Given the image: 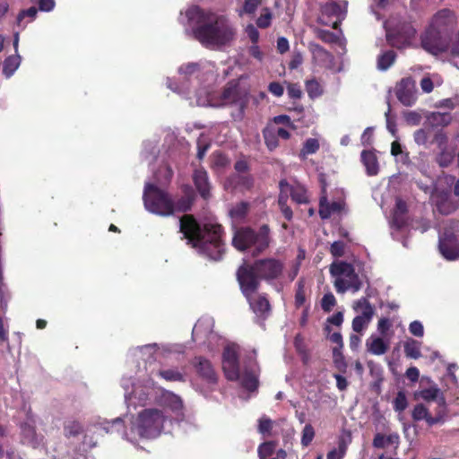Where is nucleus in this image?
Masks as SVG:
<instances>
[{
    "mask_svg": "<svg viewBox=\"0 0 459 459\" xmlns=\"http://www.w3.org/2000/svg\"><path fill=\"white\" fill-rule=\"evenodd\" d=\"M180 86L173 83L170 79L167 84L169 89L185 95L191 104L200 107L221 108L228 105H237L242 108L244 102L236 84H230L224 89L220 98H215L210 85L215 81V65L212 62L202 61L188 63L178 68Z\"/></svg>",
    "mask_w": 459,
    "mask_h": 459,
    "instance_id": "obj_1",
    "label": "nucleus"
},
{
    "mask_svg": "<svg viewBox=\"0 0 459 459\" xmlns=\"http://www.w3.org/2000/svg\"><path fill=\"white\" fill-rule=\"evenodd\" d=\"M180 23L186 25V31L191 30L194 37L204 47L219 48L230 44L236 36V28L224 15H217L193 5L180 13Z\"/></svg>",
    "mask_w": 459,
    "mask_h": 459,
    "instance_id": "obj_2",
    "label": "nucleus"
},
{
    "mask_svg": "<svg viewBox=\"0 0 459 459\" xmlns=\"http://www.w3.org/2000/svg\"><path fill=\"white\" fill-rule=\"evenodd\" d=\"M96 424L106 433L123 430V437L135 443L139 438L152 439L170 431L172 419L161 410L149 408L142 410L135 417L130 419L129 429H124L125 421L120 417L112 420H102Z\"/></svg>",
    "mask_w": 459,
    "mask_h": 459,
    "instance_id": "obj_3",
    "label": "nucleus"
},
{
    "mask_svg": "<svg viewBox=\"0 0 459 459\" xmlns=\"http://www.w3.org/2000/svg\"><path fill=\"white\" fill-rule=\"evenodd\" d=\"M180 232L192 247L212 260H220L225 251L222 229L218 224H204L202 228L193 217L185 215L179 220Z\"/></svg>",
    "mask_w": 459,
    "mask_h": 459,
    "instance_id": "obj_4",
    "label": "nucleus"
},
{
    "mask_svg": "<svg viewBox=\"0 0 459 459\" xmlns=\"http://www.w3.org/2000/svg\"><path fill=\"white\" fill-rule=\"evenodd\" d=\"M239 346L236 343H228L222 354V368L227 379L238 381L248 391H254L258 386L259 368L255 357L244 360L243 367L238 361Z\"/></svg>",
    "mask_w": 459,
    "mask_h": 459,
    "instance_id": "obj_5",
    "label": "nucleus"
},
{
    "mask_svg": "<svg viewBox=\"0 0 459 459\" xmlns=\"http://www.w3.org/2000/svg\"><path fill=\"white\" fill-rule=\"evenodd\" d=\"M122 387L125 390V400L128 407L144 406L156 400L158 396L159 387L147 373L140 374L137 382H132L130 378H123Z\"/></svg>",
    "mask_w": 459,
    "mask_h": 459,
    "instance_id": "obj_6",
    "label": "nucleus"
},
{
    "mask_svg": "<svg viewBox=\"0 0 459 459\" xmlns=\"http://www.w3.org/2000/svg\"><path fill=\"white\" fill-rule=\"evenodd\" d=\"M455 22L454 12L443 9L432 19L430 28L421 38V45L428 52L437 55L446 50V45L440 40L439 34Z\"/></svg>",
    "mask_w": 459,
    "mask_h": 459,
    "instance_id": "obj_7",
    "label": "nucleus"
},
{
    "mask_svg": "<svg viewBox=\"0 0 459 459\" xmlns=\"http://www.w3.org/2000/svg\"><path fill=\"white\" fill-rule=\"evenodd\" d=\"M237 278L244 296L247 298L251 309L260 316H265L270 311L268 299L257 293L259 281L254 278L250 270L238 268Z\"/></svg>",
    "mask_w": 459,
    "mask_h": 459,
    "instance_id": "obj_8",
    "label": "nucleus"
},
{
    "mask_svg": "<svg viewBox=\"0 0 459 459\" xmlns=\"http://www.w3.org/2000/svg\"><path fill=\"white\" fill-rule=\"evenodd\" d=\"M269 228L264 225L259 232L244 228L235 232L232 239L233 246L240 250H248L253 255H257L265 250L269 246Z\"/></svg>",
    "mask_w": 459,
    "mask_h": 459,
    "instance_id": "obj_9",
    "label": "nucleus"
},
{
    "mask_svg": "<svg viewBox=\"0 0 459 459\" xmlns=\"http://www.w3.org/2000/svg\"><path fill=\"white\" fill-rule=\"evenodd\" d=\"M330 273L333 278V286L336 291L343 294L346 291L358 292L362 287V281L355 272L352 264L335 261L330 265Z\"/></svg>",
    "mask_w": 459,
    "mask_h": 459,
    "instance_id": "obj_10",
    "label": "nucleus"
},
{
    "mask_svg": "<svg viewBox=\"0 0 459 459\" xmlns=\"http://www.w3.org/2000/svg\"><path fill=\"white\" fill-rule=\"evenodd\" d=\"M157 350V344H147L142 347H137L131 351L133 357L136 359H141L144 362L143 369L145 373H147L150 377L152 378L155 376H160L162 378H164L167 381H178L183 382L185 381V376L183 373L178 371V369H165L160 370L158 368L155 359H154V353Z\"/></svg>",
    "mask_w": 459,
    "mask_h": 459,
    "instance_id": "obj_11",
    "label": "nucleus"
},
{
    "mask_svg": "<svg viewBox=\"0 0 459 459\" xmlns=\"http://www.w3.org/2000/svg\"><path fill=\"white\" fill-rule=\"evenodd\" d=\"M143 200L145 209L152 213L160 216L174 213V201L153 183H145Z\"/></svg>",
    "mask_w": 459,
    "mask_h": 459,
    "instance_id": "obj_12",
    "label": "nucleus"
},
{
    "mask_svg": "<svg viewBox=\"0 0 459 459\" xmlns=\"http://www.w3.org/2000/svg\"><path fill=\"white\" fill-rule=\"evenodd\" d=\"M458 229V221H447L443 231L439 232V251L447 260L452 261L459 257V236L456 235Z\"/></svg>",
    "mask_w": 459,
    "mask_h": 459,
    "instance_id": "obj_13",
    "label": "nucleus"
},
{
    "mask_svg": "<svg viewBox=\"0 0 459 459\" xmlns=\"http://www.w3.org/2000/svg\"><path fill=\"white\" fill-rule=\"evenodd\" d=\"M239 268H246L251 271L254 278L264 279L267 281L278 279L283 271V264L281 261L274 258L260 259L249 264L247 262Z\"/></svg>",
    "mask_w": 459,
    "mask_h": 459,
    "instance_id": "obj_14",
    "label": "nucleus"
},
{
    "mask_svg": "<svg viewBox=\"0 0 459 459\" xmlns=\"http://www.w3.org/2000/svg\"><path fill=\"white\" fill-rule=\"evenodd\" d=\"M455 177L445 176L437 181V185L435 186V191L432 193L431 201L437 207V210L442 214H450L457 209V202L452 200L449 190H441L439 186L442 182L450 186L455 182Z\"/></svg>",
    "mask_w": 459,
    "mask_h": 459,
    "instance_id": "obj_15",
    "label": "nucleus"
},
{
    "mask_svg": "<svg viewBox=\"0 0 459 459\" xmlns=\"http://www.w3.org/2000/svg\"><path fill=\"white\" fill-rule=\"evenodd\" d=\"M347 13V1L330 2L322 6L318 22L337 29Z\"/></svg>",
    "mask_w": 459,
    "mask_h": 459,
    "instance_id": "obj_16",
    "label": "nucleus"
},
{
    "mask_svg": "<svg viewBox=\"0 0 459 459\" xmlns=\"http://www.w3.org/2000/svg\"><path fill=\"white\" fill-rule=\"evenodd\" d=\"M156 400L160 405L173 414L172 420L181 421L184 418V406L181 398L172 392L158 388Z\"/></svg>",
    "mask_w": 459,
    "mask_h": 459,
    "instance_id": "obj_17",
    "label": "nucleus"
},
{
    "mask_svg": "<svg viewBox=\"0 0 459 459\" xmlns=\"http://www.w3.org/2000/svg\"><path fill=\"white\" fill-rule=\"evenodd\" d=\"M396 97L403 105L407 107L412 106L417 100V90L414 80L411 77L402 79L396 86Z\"/></svg>",
    "mask_w": 459,
    "mask_h": 459,
    "instance_id": "obj_18",
    "label": "nucleus"
},
{
    "mask_svg": "<svg viewBox=\"0 0 459 459\" xmlns=\"http://www.w3.org/2000/svg\"><path fill=\"white\" fill-rule=\"evenodd\" d=\"M416 399H422L425 402H435L437 403V409H443L446 414V398L442 391L438 386L434 384L428 388H423L415 393Z\"/></svg>",
    "mask_w": 459,
    "mask_h": 459,
    "instance_id": "obj_19",
    "label": "nucleus"
},
{
    "mask_svg": "<svg viewBox=\"0 0 459 459\" xmlns=\"http://www.w3.org/2000/svg\"><path fill=\"white\" fill-rule=\"evenodd\" d=\"M445 417L446 413L443 409H436L435 416H431L429 409L422 403L415 405L412 411V419L414 420H425L429 426L443 422Z\"/></svg>",
    "mask_w": 459,
    "mask_h": 459,
    "instance_id": "obj_20",
    "label": "nucleus"
},
{
    "mask_svg": "<svg viewBox=\"0 0 459 459\" xmlns=\"http://www.w3.org/2000/svg\"><path fill=\"white\" fill-rule=\"evenodd\" d=\"M213 320L212 318H201L197 321L193 328V338L195 341H208L211 342L216 338L212 332Z\"/></svg>",
    "mask_w": 459,
    "mask_h": 459,
    "instance_id": "obj_21",
    "label": "nucleus"
},
{
    "mask_svg": "<svg viewBox=\"0 0 459 459\" xmlns=\"http://www.w3.org/2000/svg\"><path fill=\"white\" fill-rule=\"evenodd\" d=\"M310 50L313 56V60L317 65L325 68L332 69L333 67V56L318 44H311Z\"/></svg>",
    "mask_w": 459,
    "mask_h": 459,
    "instance_id": "obj_22",
    "label": "nucleus"
},
{
    "mask_svg": "<svg viewBox=\"0 0 459 459\" xmlns=\"http://www.w3.org/2000/svg\"><path fill=\"white\" fill-rule=\"evenodd\" d=\"M193 180L200 195L204 199L209 198L211 184L206 170L202 168L196 169L193 174Z\"/></svg>",
    "mask_w": 459,
    "mask_h": 459,
    "instance_id": "obj_23",
    "label": "nucleus"
},
{
    "mask_svg": "<svg viewBox=\"0 0 459 459\" xmlns=\"http://www.w3.org/2000/svg\"><path fill=\"white\" fill-rule=\"evenodd\" d=\"M194 366L197 373L207 382L215 383L217 377L211 362L203 358L197 357L195 359Z\"/></svg>",
    "mask_w": 459,
    "mask_h": 459,
    "instance_id": "obj_24",
    "label": "nucleus"
},
{
    "mask_svg": "<svg viewBox=\"0 0 459 459\" xmlns=\"http://www.w3.org/2000/svg\"><path fill=\"white\" fill-rule=\"evenodd\" d=\"M253 186V179L247 175H234L225 182V188L232 190L247 191Z\"/></svg>",
    "mask_w": 459,
    "mask_h": 459,
    "instance_id": "obj_25",
    "label": "nucleus"
},
{
    "mask_svg": "<svg viewBox=\"0 0 459 459\" xmlns=\"http://www.w3.org/2000/svg\"><path fill=\"white\" fill-rule=\"evenodd\" d=\"M406 212L407 206L405 202L402 199L397 198L395 203V208L393 212V217L390 221L392 229L401 230L406 223Z\"/></svg>",
    "mask_w": 459,
    "mask_h": 459,
    "instance_id": "obj_26",
    "label": "nucleus"
},
{
    "mask_svg": "<svg viewBox=\"0 0 459 459\" xmlns=\"http://www.w3.org/2000/svg\"><path fill=\"white\" fill-rule=\"evenodd\" d=\"M452 121V115L448 112H431L426 117V126L431 128L445 127Z\"/></svg>",
    "mask_w": 459,
    "mask_h": 459,
    "instance_id": "obj_27",
    "label": "nucleus"
},
{
    "mask_svg": "<svg viewBox=\"0 0 459 459\" xmlns=\"http://www.w3.org/2000/svg\"><path fill=\"white\" fill-rule=\"evenodd\" d=\"M366 346L368 352L373 355L380 356L387 351L389 343L388 342H385L382 337L371 335L367 340Z\"/></svg>",
    "mask_w": 459,
    "mask_h": 459,
    "instance_id": "obj_28",
    "label": "nucleus"
},
{
    "mask_svg": "<svg viewBox=\"0 0 459 459\" xmlns=\"http://www.w3.org/2000/svg\"><path fill=\"white\" fill-rule=\"evenodd\" d=\"M400 443V437L397 433H391L385 436L381 433H377L373 438L372 445L375 448L385 449L389 446H398Z\"/></svg>",
    "mask_w": 459,
    "mask_h": 459,
    "instance_id": "obj_29",
    "label": "nucleus"
},
{
    "mask_svg": "<svg viewBox=\"0 0 459 459\" xmlns=\"http://www.w3.org/2000/svg\"><path fill=\"white\" fill-rule=\"evenodd\" d=\"M289 190V184L285 180L280 182V195L278 198V205L281 212L287 221H290L293 217L292 210L287 205V191Z\"/></svg>",
    "mask_w": 459,
    "mask_h": 459,
    "instance_id": "obj_30",
    "label": "nucleus"
},
{
    "mask_svg": "<svg viewBox=\"0 0 459 459\" xmlns=\"http://www.w3.org/2000/svg\"><path fill=\"white\" fill-rule=\"evenodd\" d=\"M352 308L359 316L372 320L375 308L367 298H360L353 302Z\"/></svg>",
    "mask_w": 459,
    "mask_h": 459,
    "instance_id": "obj_31",
    "label": "nucleus"
},
{
    "mask_svg": "<svg viewBox=\"0 0 459 459\" xmlns=\"http://www.w3.org/2000/svg\"><path fill=\"white\" fill-rule=\"evenodd\" d=\"M361 160L368 176H376L379 171V165L376 154L371 151L361 152Z\"/></svg>",
    "mask_w": 459,
    "mask_h": 459,
    "instance_id": "obj_32",
    "label": "nucleus"
},
{
    "mask_svg": "<svg viewBox=\"0 0 459 459\" xmlns=\"http://www.w3.org/2000/svg\"><path fill=\"white\" fill-rule=\"evenodd\" d=\"M343 204L341 202H333L329 204L326 196L320 198L319 214L322 219H328L332 214L342 211Z\"/></svg>",
    "mask_w": 459,
    "mask_h": 459,
    "instance_id": "obj_33",
    "label": "nucleus"
},
{
    "mask_svg": "<svg viewBox=\"0 0 459 459\" xmlns=\"http://www.w3.org/2000/svg\"><path fill=\"white\" fill-rule=\"evenodd\" d=\"M415 30L411 27L407 26L404 31V35L401 36V41L400 37L399 38H393L390 32L386 33V38L388 42L396 48H404L410 43V40L414 37L415 35Z\"/></svg>",
    "mask_w": 459,
    "mask_h": 459,
    "instance_id": "obj_34",
    "label": "nucleus"
},
{
    "mask_svg": "<svg viewBox=\"0 0 459 459\" xmlns=\"http://www.w3.org/2000/svg\"><path fill=\"white\" fill-rule=\"evenodd\" d=\"M21 60L22 58L19 54L9 56L4 59L3 64V74L5 78H10L13 75L21 65Z\"/></svg>",
    "mask_w": 459,
    "mask_h": 459,
    "instance_id": "obj_35",
    "label": "nucleus"
},
{
    "mask_svg": "<svg viewBox=\"0 0 459 459\" xmlns=\"http://www.w3.org/2000/svg\"><path fill=\"white\" fill-rule=\"evenodd\" d=\"M442 82L440 76L433 74L424 76L420 82V86L424 93H430L435 86H440Z\"/></svg>",
    "mask_w": 459,
    "mask_h": 459,
    "instance_id": "obj_36",
    "label": "nucleus"
},
{
    "mask_svg": "<svg viewBox=\"0 0 459 459\" xmlns=\"http://www.w3.org/2000/svg\"><path fill=\"white\" fill-rule=\"evenodd\" d=\"M316 37L326 43H334L338 44L341 47L344 46V42L341 38L342 32L333 33L327 30H316Z\"/></svg>",
    "mask_w": 459,
    "mask_h": 459,
    "instance_id": "obj_37",
    "label": "nucleus"
},
{
    "mask_svg": "<svg viewBox=\"0 0 459 459\" xmlns=\"http://www.w3.org/2000/svg\"><path fill=\"white\" fill-rule=\"evenodd\" d=\"M290 193L292 200L297 204H306L308 202V196L307 194V191L303 186L296 185V186H290L289 185V190L288 193Z\"/></svg>",
    "mask_w": 459,
    "mask_h": 459,
    "instance_id": "obj_38",
    "label": "nucleus"
},
{
    "mask_svg": "<svg viewBox=\"0 0 459 459\" xmlns=\"http://www.w3.org/2000/svg\"><path fill=\"white\" fill-rule=\"evenodd\" d=\"M319 141L316 138H308L305 141L299 152V158L306 160L308 155L316 153L319 150Z\"/></svg>",
    "mask_w": 459,
    "mask_h": 459,
    "instance_id": "obj_39",
    "label": "nucleus"
},
{
    "mask_svg": "<svg viewBox=\"0 0 459 459\" xmlns=\"http://www.w3.org/2000/svg\"><path fill=\"white\" fill-rule=\"evenodd\" d=\"M404 353L410 359H419L420 357V342L410 339L404 343Z\"/></svg>",
    "mask_w": 459,
    "mask_h": 459,
    "instance_id": "obj_40",
    "label": "nucleus"
},
{
    "mask_svg": "<svg viewBox=\"0 0 459 459\" xmlns=\"http://www.w3.org/2000/svg\"><path fill=\"white\" fill-rule=\"evenodd\" d=\"M395 60V53L388 50L381 54L377 58V68L382 71L387 70Z\"/></svg>",
    "mask_w": 459,
    "mask_h": 459,
    "instance_id": "obj_41",
    "label": "nucleus"
},
{
    "mask_svg": "<svg viewBox=\"0 0 459 459\" xmlns=\"http://www.w3.org/2000/svg\"><path fill=\"white\" fill-rule=\"evenodd\" d=\"M439 150H440V152L438 153V155L436 158L437 162L438 163V165L440 167H443V168L449 166L455 158L454 150L448 149V147L439 149Z\"/></svg>",
    "mask_w": 459,
    "mask_h": 459,
    "instance_id": "obj_42",
    "label": "nucleus"
},
{
    "mask_svg": "<svg viewBox=\"0 0 459 459\" xmlns=\"http://www.w3.org/2000/svg\"><path fill=\"white\" fill-rule=\"evenodd\" d=\"M249 206L250 204L247 202H241L239 204H237L230 210V217L238 221L242 220L247 215L249 210Z\"/></svg>",
    "mask_w": 459,
    "mask_h": 459,
    "instance_id": "obj_43",
    "label": "nucleus"
},
{
    "mask_svg": "<svg viewBox=\"0 0 459 459\" xmlns=\"http://www.w3.org/2000/svg\"><path fill=\"white\" fill-rule=\"evenodd\" d=\"M23 442L35 446L37 443L36 431L33 426L24 423L21 426Z\"/></svg>",
    "mask_w": 459,
    "mask_h": 459,
    "instance_id": "obj_44",
    "label": "nucleus"
},
{
    "mask_svg": "<svg viewBox=\"0 0 459 459\" xmlns=\"http://www.w3.org/2000/svg\"><path fill=\"white\" fill-rule=\"evenodd\" d=\"M391 154L395 158L396 161L403 164L409 161V154L404 152L402 145L398 141H394L391 144Z\"/></svg>",
    "mask_w": 459,
    "mask_h": 459,
    "instance_id": "obj_45",
    "label": "nucleus"
},
{
    "mask_svg": "<svg viewBox=\"0 0 459 459\" xmlns=\"http://www.w3.org/2000/svg\"><path fill=\"white\" fill-rule=\"evenodd\" d=\"M306 91L311 99L318 98L323 93L322 86L315 79L307 80L306 82Z\"/></svg>",
    "mask_w": 459,
    "mask_h": 459,
    "instance_id": "obj_46",
    "label": "nucleus"
},
{
    "mask_svg": "<svg viewBox=\"0 0 459 459\" xmlns=\"http://www.w3.org/2000/svg\"><path fill=\"white\" fill-rule=\"evenodd\" d=\"M352 441L351 432L347 429H343L338 437V448L341 452H347L348 446Z\"/></svg>",
    "mask_w": 459,
    "mask_h": 459,
    "instance_id": "obj_47",
    "label": "nucleus"
},
{
    "mask_svg": "<svg viewBox=\"0 0 459 459\" xmlns=\"http://www.w3.org/2000/svg\"><path fill=\"white\" fill-rule=\"evenodd\" d=\"M193 203V195H186L177 202H174V212H186L190 209Z\"/></svg>",
    "mask_w": 459,
    "mask_h": 459,
    "instance_id": "obj_48",
    "label": "nucleus"
},
{
    "mask_svg": "<svg viewBox=\"0 0 459 459\" xmlns=\"http://www.w3.org/2000/svg\"><path fill=\"white\" fill-rule=\"evenodd\" d=\"M264 137L267 147L273 151L278 146V137L273 128H266L264 131Z\"/></svg>",
    "mask_w": 459,
    "mask_h": 459,
    "instance_id": "obj_49",
    "label": "nucleus"
},
{
    "mask_svg": "<svg viewBox=\"0 0 459 459\" xmlns=\"http://www.w3.org/2000/svg\"><path fill=\"white\" fill-rule=\"evenodd\" d=\"M408 406L406 394L403 391H399L394 400V409L395 411L402 412Z\"/></svg>",
    "mask_w": 459,
    "mask_h": 459,
    "instance_id": "obj_50",
    "label": "nucleus"
},
{
    "mask_svg": "<svg viewBox=\"0 0 459 459\" xmlns=\"http://www.w3.org/2000/svg\"><path fill=\"white\" fill-rule=\"evenodd\" d=\"M82 432V426L79 421H70L65 426V433L67 437H75Z\"/></svg>",
    "mask_w": 459,
    "mask_h": 459,
    "instance_id": "obj_51",
    "label": "nucleus"
},
{
    "mask_svg": "<svg viewBox=\"0 0 459 459\" xmlns=\"http://www.w3.org/2000/svg\"><path fill=\"white\" fill-rule=\"evenodd\" d=\"M272 17L271 11L268 8H264L256 20V25L261 29L268 28L271 25Z\"/></svg>",
    "mask_w": 459,
    "mask_h": 459,
    "instance_id": "obj_52",
    "label": "nucleus"
},
{
    "mask_svg": "<svg viewBox=\"0 0 459 459\" xmlns=\"http://www.w3.org/2000/svg\"><path fill=\"white\" fill-rule=\"evenodd\" d=\"M371 322L370 319L365 318L363 316H356L352 320V330L355 333H361L363 332L369 323Z\"/></svg>",
    "mask_w": 459,
    "mask_h": 459,
    "instance_id": "obj_53",
    "label": "nucleus"
},
{
    "mask_svg": "<svg viewBox=\"0 0 459 459\" xmlns=\"http://www.w3.org/2000/svg\"><path fill=\"white\" fill-rule=\"evenodd\" d=\"M260 3L261 0H245L243 8L238 11V15L243 16L244 13H255Z\"/></svg>",
    "mask_w": 459,
    "mask_h": 459,
    "instance_id": "obj_54",
    "label": "nucleus"
},
{
    "mask_svg": "<svg viewBox=\"0 0 459 459\" xmlns=\"http://www.w3.org/2000/svg\"><path fill=\"white\" fill-rule=\"evenodd\" d=\"M336 305V299L332 292L325 293L321 299V307L325 312H330Z\"/></svg>",
    "mask_w": 459,
    "mask_h": 459,
    "instance_id": "obj_55",
    "label": "nucleus"
},
{
    "mask_svg": "<svg viewBox=\"0 0 459 459\" xmlns=\"http://www.w3.org/2000/svg\"><path fill=\"white\" fill-rule=\"evenodd\" d=\"M315 437V430L311 424H307L303 428L301 436V444L303 446H307Z\"/></svg>",
    "mask_w": 459,
    "mask_h": 459,
    "instance_id": "obj_56",
    "label": "nucleus"
},
{
    "mask_svg": "<svg viewBox=\"0 0 459 459\" xmlns=\"http://www.w3.org/2000/svg\"><path fill=\"white\" fill-rule=\"evenodd\" d=\"M37 13V9L33 6L21 11L17 16V24L21 26L23 19L26 17L30 18V22H32L36 18Z\"/></svg>",
    "mask_w": 459,
    "mask_h": 459,
    "instance_id": "obj_57",
    "label": "nucleus"
},
{
    "mask_svg": "<svg viewBox=\"0 0 459 459\" xmlns=\"http://www.w3.org/2000/svg\"><path fill=\"white\" fill-rule=\"evenodd\" d=\"M275 449V445L273 442H265L262 444L258 447V455L261 459H264L267 456H270L273 450Z\"/></svg>",
    "mask_w": 459,
    "mask_h": 459,
    "instance_id": "obj_58",
    "label": "nucleus"
},
{
    "mask_svg": "<svg viewBox=\"0 0 459 459\" xmlns=\"http://www.w3.org/2000/svg\"><path fill=\"white\" fill-rule=\"evenodd\" d=\"M413 138L418 145H425L429 141V133L424 128L418 129L414 132Z\"/></svg>",
    "mask_w": 459,
    "mask_h": 459,
    "instance_id": "obj_59",
    "label": "nucleus"
},
{
    "mask_svg": "<svg viewBox=\"0 0 459 459\" xmlns=\"http://www.w3.org/2000/svg\"><path fill=\"white\" fill-rule=\"evenodd\" d=\"M404 119L411 126H418L421 121V116L416 111H407L404 113Z\"/></svg>",
    "mask_w": 459,
    "mask_h": 459,
    "instance_id": "obj_60",
    "label": "nucleus"
},
{
    "mask_svg": "<svg viewBox=\"0 0 459 459\" xmlns=\"http://www.w3.org/2000/svg\"><path fill=\"white\" fill-rule=\"evenodd\" d=\"M409 330L411 334L417 337H421L424 334L423 325L418 320H415L410 324Z\"/></svg>",
    "mask_w": 459,
    "mask_h": 459,
    "instance_id": "obj_61",
    "label": "nucleus"
},
{
    "mask_svg": "<svg viewBox=\"0 0 459 459\" xmlns=\"http://www.w3.org/2000/svg\"><path fill=\"white\" fill-rule=\"evenodd\" d=\"M385 120H386V128L392 134L393 136H395L396 134V124L394 119L391 117V108L388 105V109L385 113Z\"/></svg>",
    "mask_w": 459,
    "mask_h": 459,
    "instance_id": "obj_62",
    "label": "nucleus"
},
{
    "mask_svg": "<svg viewBox=\"0 0 459 459\" xmlns=\"http://www.w3.org/2000/svg\"><path fill=\"white\" fill-rule=\"evenodd\" d=\"M392 325L391 321L386 317H382L378 320L377 323V331L380 333L382 336H385L387 331L390 329Z\"/></svg>",
    "mask_w": 459,
    "mask_h": 459,
    "instance_id": "obj_63",
    "label": "nucleus"
},
{
    "mask_svg": "<svg viewBox=\"0 0 459 459\" xmlns=\"http://www.w3.org/2000/svg\"><path fill=\"white\" fill-rule=\"evenodd\" d=\"M331 254L335 257L342 256L344 254V244L342 241H334L331 245Z\"/></svg>",
    "mask_w": 459,
    "mask_h": 459,
    "instance_id": "obj_64",
    "label": "nucleus"
}]
</instances>
